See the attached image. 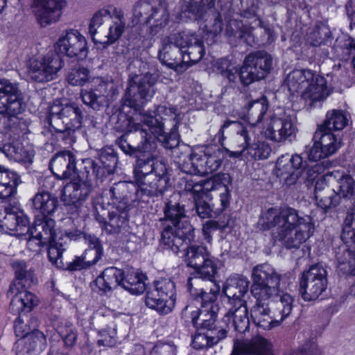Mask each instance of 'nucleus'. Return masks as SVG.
I'll return each instance as SVG.
<instances>
[{
  "label": "nucleus",
  "mask_w": 355,
  "mask_h": 355,
  "mask_svg": "<svg viewBox=\"0 0 355 355\" xmlns=\"http://www.w3.org/2000/svg\"><path fill=\"white\" fill-rule=\"evenodd\" d=\"M32 234L39 236L40 239L47 243L56 239L55 230V221L51 218L44 219L36 222L33 227H31Z\"/></svg>",
  "instance_id": "09e8293b"
},
{
  "label": "nucleus",
  "mask_w": 355,
  "mask_h": 355,
  "mask_svg": "<svg viewBox=\"0 0 355 355\" xmlns=\"http://www.w3.org/2000/svg\"><path fill=\"white\" fill-rule=\"evenodd\" d=\"M82 121V111L75 103H53L49 109V123L56 132H74L81 127Z\"/></svg>",
  "instance_id": "f8f14e48"
},
{
  "label": "nucleus",
  "mask_w": 355,
  "mask_h": 355,
  "mask_svg": "<svg viewBox=\"0 0 355 355\" xmlns=\"http://www.w3.org/2000/svg\"><path fill=\"white\" fill-rule=\"evenodd\" d=\"M162 294L158 292L155 287L151 286L148 288L146 294V305L161 314H168L172 310H167V308H165V300L164 299L162 300Z\"/></svg>",
  "instance_id": "5fc2aeb1"
},
{
  "label": "nucleus",
  "mask_w": 355,
  "mask_h": 355,
  "mask_svg": "<svg viewBox=\"0 0 355 355\" xmlns=\"http://www.w3.org/2000/svg\"><path fill=\"white\" fill-rule=\"evenodd\" d=\"M226 31L230 36L234 35L240 38L244 37L245 35L251 34V28L236 19L229 21Z\"/></svg>",
  "instance_id": "0e129e2a"
},
{
  "label": "nucleus",
  "mask_w": 355,
  "mask_h": 355,
  "mask_svg": "<svg viewBox=\"0 0 355 355\" xmlns=\"http://www.w3.org/2000/svg\"><path fill=\"white\" fill-rule=\"evenodd\" d=\"M64 67V60L53 51L32 58L29 62L28 73L33 80L38 83L49 82L58 77Z\"/></svg>",
  "instance_id": "ddd939ff"
},
{
  "label": "nucleus",
  "mask_w": 355,
  "mask_h": 355,
  "mask_svg": "<svg viewBox=\"0 0 355 355\" xmlns=\"http://www.w3.org/2000/svg\"><path fill=\"white\" fill-rule=\"evenodd\" d=\"M337 182L338 184L336 195L339 196V199L352 200L355 199V180L348 174H343L338 177Z\"/></svg>",
  "instance_id": "603ef678"
},
{
  "label": "nucleus",
  "mask_w": 355,
  "mask_h": 355,
  "mask_svg": "<svg viewBox=\"0 0 355 355\" xmlns=\"http://www.w3.org/2000/svg\"><path fill=\"white\" fill-rule=\"evenodd\" d=\"M181 51L170 43V40L164 38L159 50V59L163 64L178 73H182L187 70V66L185 64L186 62H182Z\"/></svg>",
  "instance_id": "7c9ffc66"
},
{
  "label": "nucleus",
  "mask_w": 355,
  "mask_h": 355,
  "mask_svg": "<svg viewBox=\"0 0 355 355\" xmlns=\"http://www.w3.org/2000/svg\"><path fill=\"white\" fill-rule=\"evenodd\" d=\"M215 0H189L188 4L182 10L180 15L181 20L205 19L207 16L214 19V23L211 26L206 25L207 31L217 35L223 30L221 12H216L214 8Z\"/></svg>",
  "instance_id": "4468645a"
},
{
  "label": "nucleus",
  "mask_w": 355,
  "mask_h": 355,
  "mask_svg": "<svg viewBox=\"0 0 355 355\" xmlns=\"http://www.w3.org/2000/svg\"><path fill=\"white\" fill-rule=\"evenodd\" d=\"M268 103L265 97L250 102L247 106L250 124L244 126L242 123L235 121H226L221 125L218 135L223 137L226 128L232 127L235 132L233 137V143L235 147L240 150L235 151L229 150L231 157H241L248 155L254 159H264L268 157L271 148L263 141L259 139V136L256 134L257 125L263 122L267 116Z\"/></svg>",
  "instance_id": "f257e3e1"
},
{
  "label": "nucleus",
  "mask_w": 355,
  "mask_h": 355,
  "mask_svg": "<svg viewBox=\"0 0 355 355\" xmlns=\"http://www.w3.org/2000/svg\"><path fill=\"white\" fill-rule=\"evenodd\" d=\"M344 245H355V213H348L346 216L340 235Z\"/></svg>",
  "instance_id": "4d7b16f0"
},
{
  "label": "nucleus",
  "mask_w": 355,
  "mask_h": 355,
  "mask_svg": "<svg viewBox=\"0 0 355 355\" xmlns=\"http://www.w3.org/2000/svg\"><path fill=\"white\" fill-rule=\"evenodd\" d=\"M246 301H238L235 304H230L229 311L224 316V321L232 325L235 331L244 333L250 326L248 310Z\"/></svg>",
  "instance_id": "473e14b6"
},
{
  "label": "nucleus",
  "mask_w": 355,
  "mask_h": 355,
  "mask_svg": "<svg viewBox=\"0 0 355 355\" xmlns=\"http://www.w3.org/2000/svg\"><path fill=\"white\" fill-rule=\"evenodd\" d=\"M259 224L263 230L275 228L273 239L288 249L299 248L315 230L309 216H300L296 209L288 207L268 209L262 213Z\"/></svg>",
  "instance_id": "f03ea898"
},
{
  "label": "nucleus",
  "mask_w": 355,
  "mask_h": 355,
  "mask_svg": "<svg viewBox=\"0 0 355 355\" xmlns=\"http://www.w3.org/2000/svg\"><path fill=\"white\" fill-rule=\"evenodd\" d=\"M300 293L304 301L318 300L327 288V272L321 264L311 266L303 272L300 282Z\"/></svg>",
  "instance_id": "2eb2a0df"
},
{
  "label": "nucleus",
  "mask_w": 355,
  "mask_h": 355,
  "mask_svg": "<svg viewBox=\"0 0 355 355\" xmlns=\"http://www.w3.org/2000/svg\"><path fill=\"white\" fill-rule=\"evenodd\" d=\"M225 180L224 174L213 176V191H220L219 197L223 209H226L229 206L230 198V190L225 182Z\"/></svg>",
  "instance_id": "bf43d9fd"
},
{
  "label": "nucleus",
  "mask_w": 355,
  "mask_h": 355,
  "mask_svg": "<svg viewBox=\"0 0 355 355\" xmlns=\"http://www.w3.org/2000/svg\"><path fill=\"white\" fill-rule=\"evenodd\" d=\"M272 65V56L266 51H259L248 55L240 68L228 59L221 58L214 64V70L232 85H236L239 81L243 85H248L264 78L270 71Z\"/></svg>",
  "instance_id": "20e7f679"
},
{
  "label": "nucleus",
  "mask_w": 355,
  "mask_h": 355,
  "mask_svg": "<svg viewBox=\"0 0 355 355\" xmlns=\"http://www.w3.org/2000/svg\"><path fill=\"white\" fill-rule=\"evenodd\" d=\"M231 355H275L272 343L257 336L251 339L236 340Z\"/></svg>",
  "instance_id": "cd10ccee"
},
{
  "label": "nucleus",
  "mask_w": 355,
  "mask_h": 355,
  "mask_svg": "<svg viewBox=\"0 0 355 355\" xmlns=\"http://www.w3.org/2000/svg\"><path fill=\"white\" fill-rule=\"evenodd\" d=\"M128 132L117 141L118 146L127 155H137L138 153H153L157 148V143L147 128L136 116L128 120Z\"/></svg>",
  "instance_id": "6e6552de"
},
{
  "label": "nucleus",
  "mask_w": 355,
  "mask_h": 355,
  "mask_svg": "<svg viewBox=\"0 0 355 355\" xmlns=\"http://www.w3.org/2000/svg\"><path fill=\"white\" fill-rule=\"evenodd\" d=\"M187 287L192 296L201 303L202 314L211 313L209 318L202 319V326L210 328L215 322L219 311L216 303L220 286L214 282V278L207 279L198 277H191L187 280Z\"/></svg>",
  "instance_id": "0eeeda50"
},
{
  "label": "nucleus",
  "mask_w": 355,
  "mask_h": 355,
  "mask_svg": "<svg viewBox=\"0 0 355 355\" xmlns=\"http://www.w3.org/2000/svg\"><path fill=\"white\" fill-rule=\"evenodd\" d=\"M121 285L134 295L141 294L146 289L143 275L133 268H130L125 272H123Z\"/></svg>",
  "instance_id": "a19ab883"
},
{
  "label": "nucleus",
  "mask_w": 355,
  "mask_h": 355,
  "mask_svg": "<svg viewBox=\"0 0 355 355\" xmlns=\"http://www.w3.org/2000/svg\"><path fill=\"white\" fill-rule=\"evenodd\" d=\"M98 334L101 337L98 341L99 345L111 347L115 345L116 332L113 323L107 328L100 330Z\"/></svg>",
  "instance_id": "69168bd1"
},
{
  "label": "nucleus",
  "mask_w": 355,
  "mask_h": 355,
  "mask_svg": "<svg viewBox=\"0 0 355 355\" xmlns=\"http://www.w3.org/2000/svg\"><path fill=\"white\" fill-rule=\"evenodd\" d=\"M337 268L344 274L355 275V250L342 245L336 251Z\"/></svg>",
  "instance_id": "79ce46f5"
},
{
  "label": "nucleus",
  "mask_w": 355,
  "mask_h": 355,
  "mask_svg": "<svg viewBox=\"0 0 355 355\" xmlns=\"http://www.w3.org/2000/svg\"><path fill=\"white\" fill-rule=\"evenodd\" d=\"M55 50L58 54L79 60L85 59L88 54L85 37L75 29L68 30L60 37L55 44Z\"/></svg>",
  "instance_id": "5701e85b"
},
{
  "label": "nucleus",
  "mask_w": 355,
  "mask_h": 355,
  "mask_svg": "<svg viewBox=\"0 0 355 355\" xmlns=\"http://www.w3.org/2000/svg\"><path fill=\"white\" fill-rule=\"evenodd\" d=\"M91 186L87 182L75 178L65 185L62 191V200L65 205H77L89 196Z\"/></svg>",
  "instance_id": "2f4dec72"
},
{
  "label": "nucleus",
  "mask_w": 355,
  "mask_h": 355,
  "mask_svg": "<svg viewBox=\"0 0 355 355\" xmlns=\"http://www.w3.org/2000/svg\"><path fill=\"white\" fill-rule=\"evenodd\" d=\"M162 228V242L166 248L177 254L183 245L193 241L195 238L194 228L187 220H184L181 227L170 225H160Z\"/></svg>",
  "instance_id": "4be33fe9"
},
{
  "label": "nucleus",
  "mask_w": 355,
  "mask_h": 355,
  "mask_svg": "<svg viewBox=\"0 0 355 355\" xmlns=\"http://www.w3.org/2000/svg\"><path fill=\"white\" fill-rule=\"evenodd\" d=\"M19 345L24 346L29 345V346L26 345L28 351L40 352L43 351L46 347V336L42 331L35 330L24 338L19 340Z\"/></svg>",
  "instance_id": "864d4df0"
},
{
  "label": "nucleus",
  "mask_w": 355,
  "mask_h": 355,
  "mask_svg": "<svg viewBox=\"0 0 355 355\" xmlns=\"http://www.w3.org/2000/svg\"><path fill=\"white\" fill-rule=\"evenodd\" d=\"M252 279L251 293L256 299V303L251 309V318L256 326L265 330H270L279 326L278 320L275 318L272 309L268 303L270 295L266 291H262L261 286L254 278Z\"/></svg>",
  "instance_id": "f3484780"
},
{
  "label": "nucleus",
  "mask_w": 355,
  "mask_h": 355,
  "mask_svg": "<svg viewBox=\"0 0 355 355\" xmlns=\"http://www.w3.org/2000/svg\"><path fill=\"white\" fill-rule=\"evenodd\" d=\"M50 169L58 179L71 178L76 173V170L74 155L69 150L58 153L51 160Z\"/></svg>",
  "instance_id": "c85d7f7f"
},
{
  "label": "nucleus",
  "mask_w": 355,
  "mask_h": 355,
  "mask_svg": "<svg viewBox=\"0 0 355 355\" xmlns=\"http://www.w3.org/2000/svg\"><path fill=\"white\" fill-rule=\"evenodd\" d=\"M9 294L12 296L10 311L14 314L29 313L39 302L35 294L26 290L25 286H19L17 282L10 285Z\"/></svg>",
  "instance_id": "a878e982"
},
{
  "label": "nucleus",
  "mask_w": 355,
  "mask_h": 355,
  "mask_svg": "<svg viewBox=\"0 0 355 355\" xmlns=\"http://www.w3.org/2000/svg\"><path fill=\"white\" fill-rule=\"evenodd\" d=\"M26 108L21 92L16 83L0 80V114L17 118Z\"/></svg>",
  "instance_id": "6ab92c4d"
},
{
  "label": "nucleus",
  "mask_w": 355,
  "mask_h": 355,
  "mask_svg": "<svg viewBox=\"0 0 355 355\" xmlns=\"http://www.w3.org/2000/svg\"><path fill=\"white\" fill-rule=\"evenodd\" d=\"M154 153L155 151L153 153H147L150 155L147 159L139 158L137 160L134 170L135 182L141 181L151 174L164 175L167 173L165 164L162 161H155L153 159Z\"/></svg>",
  "instance_id": "72a5a7b5"
},
{
  "label": "nucleus",
  "mask_w": 355,
  "mask_h": 355,
  "mask_svg": "<svg viewBox=\"0 0 355 355\" xmlns=\"http://www.w3.org/2000/svg\"><path fill=\"white\" fill-rule=\"evenodd\" d=\"M110 16V11L107 8L101 9L94 14L89 26V33L94 42L97 43L98 42L96 38V35L98 33L97 30Z\"/></svg>",
  "instance_id": "680f3d73"
},
{
  "label": "nucleus",
  "mask_w": 355,
  "mask_h": 355,
  "mask_svg": "<svg viewBox=\"0 0 355 355\" xmlns=\"http://www.w3.org/2000/svg\"><path fill=\"white\" fill-rule=\"evenodd\" d=\"M169 13L161 3L153 4L147 0L137 1L133 9V22H144L149 25V33H161L168 24Z\"/></svg>",
  "instance_id": "9b49d317"
},
{
  "label": "nucleus",
  "mask_w": 355,
  "mask_h": 355,
  "mask_svg": "<svg viewBox=\"0 0 355 355\" xmlns=\"http://www.w3.org/2000/svg\"><path fill=\"white\" fill-rule=\"evenodd\" d=\"M189 161L191 164L192 169L185 171L188 173H197L200 175H206V166L207 162V148L205 151H200L199 153H193Z\"/></svg>",
  "instance_id": "13d9d810"
},
{
  "label": "nucleus",
  "mask_w": 355,
  "mask_h": 355,
  "mask_svg": "<svg viewBox=\"0 0 355 355\" xmlns=\"http://www.w3.org/2000/svg\"><path fill=\"white\" fill-rule=\"evenodd\" d=\"M32 8L38 23L46 26L58 21L65 6L64 0H31Z\"/></svg>",
  "instance_id": "b1692460"
},
{
  "label": "nucleus",
  "mask_w": 355,
  "mask_h": 355,
  "mask_svg": "<svg viewBox=\"0 0 355 355\" xmlns=\"http://www.w3.org/2000/svg\"><path fill=\"white\" fill-rule=\"evenodd\" d=\"M132 191L136 192V185L132 182H119L114 184L110 190L111 196L114 199L119 200H131L134 201L135 197L132 198ZM133 196H135L134 194Z\"/></svg>",
  "instance_id": "6e6d98bb"
},
{
  "label": "nucleus",
  "mask_w": 355,
  "mask_h": 355,
  "mask_svg": "<svg viewBox=\"0 0 355 355\" xmlns=\"http://www.w3.org/2000/svg\"><path fill=\"white\" fill-rule=\"evenodd\" d=\"M123 271L115 267L105 268L94 282L92 288L102 294L110 292L118 285H121Z\"/></svg>",
  "instance_id": "e433bc0d"
},
{
  "label": "nucleus",
  "mask_w": 355,
  "mask_h": 355,
  "mask_svg": "<svg viewBox=\"0 0 355 355\" xmlns=\"http://www.w3.org/2000/svg\"><path fill=\"white\" fill-rule=\"evenodd\" d=\"M297 131L295 120L283 109L270 111L263 121L261 134L270 141L282 143L291 140Z\"/></svg>",
  "instance_id": "1a4fd4ad"
},
{
  "label": "nucleus",
  "mask_w": 355,
  "mask_h": 355,
  "mask_svg": "<svg viewBox=\"0 0 355 355\" xmlns=\"http://www.w3.org/2000/svg\"><path fill=\"white\" fill-rule=\"evenodd\" d=\"M306 162L299 155H284L276 162L275 173L286 186L297 184L304 175Z\"/></svg>",
  "instance_id": "412c9836"
},
{
  "label": "nucleus",
  "mask_w": 355,
  "mask_h": 355,
  "mask_svg": "<svg viewBox=\"0 0 355 355\" xmlns=\"http://www.w3.org/2000/svg\"><path fill=\"white\" fill-rule=\"evenodd\" d=\"M186 261L188 266L196 270L194 277L207 279L214 278L219 265L218 259L212 257L202 245L190 246L186 254Z\"/></svg>",
  "instance_id": "a211bd4d"
},
{
  "label": "nucleus",
  "mask_w": 355,
  "mask_h": 355,
  "mask_svg": "<svg viewBox=\"0 0 355 355\" xmlns=\"http://www.w3.org/2000/svg\"><path fill=\"white\" fill-rule=\"evenodd\" d=\"M260 6V0H241V15L245 18H254L256 25H259L260 21L258 18V12Z\"/></svg>",
  "instance_id": "052dcab7"
},
{
  "label": "nucleus",
  "mask_w": 355,
  "mask_h": 355,
  "mask_svg": "<svg viewBox=\"0 0 355 355\" xmlns=\"http://www.w3.org/2000/svg\"><path fill=\"white\" fill-rule=\"evenodd\" d=\"M99 160L101 166H98L92 160L89 163L93 168V173L95 174L97 181L103 182L105 178L114 173L117 161L114 149L112 148H103L99 154Z\"/></svg>",
  "instance_id": "c9c22d12"
},
{
  "label": "nucleus",
  "mask_w": 355,
  "mask_h": 355,
  "mask_svg": "<svg viewBox=\"0 0 355 355\" xmlns=\"http://www.w3.org/2000/svg\"><path fill=\"white\" fill-rule=\"evenodd\" d=\"M311 43L313 46H320L326 44L331 37L329 29L324 26L316 27L311 33Z\"/></svg>",
  "instance_id": "774afa93"
},
{
  "label": "nucleus",
  "mask_w": 355,
  "mask_h": 355,
  "mask_svg": "<svg viewBox=\"0 0 355 355\" xmlns=\"http://www.w3.org/2000/svg\"><path fill=\"white\" fill-rule=\"evenodd\" d=\"M168 178L167 173L164 175L151 174L146 179L136 182V192L133 200L146 201L144 197L157 196L167 189Z\"/></svg>",
  "instance_id": "bb28decb"
},
{
  "label": "nucleus",
  "mask_w": 355,
  "mask_h": 355,
  "mask_svg": "<svg viewBox=\"0 0 355 355\" xmlns=\"http://www.w3.org/2000/svg\"><path fill=\"white\" fill-rule=\"evenodd\" d=\"M348 123L347 114L338 110H332L326 114L324 123L319 127L321 131L343 130Z\"/></svg>",
  "instance_id": "a18cd8bd"
},
{
  "label": "nucleus",
  "mask_w": 355,
  "mask_h": 355,
  "mask_svg": "<svg viewBox=\"0 0 355 355\" xmlns=\"http://www.w3.org/2000/svg\"><path fill=\"white\" fill-rule=\"evenodd\" d=\"M157 80V75L150 73L130 78L123 97L124 104L132 107L151 99Z\"/></svg>",
  "instance_id": "dca6fc26"
},
{
  "label": "nucleus",
  "mask_w": 355,
  "mask_h": 355,
  "mask_svg": "<svg viewBox=\"0 0 355 355\" xmlns=\"http://www.w3.org/2000/svg\"><path fill=\"white\" fill-rule=\"evenodd\" d=\"M179 187L181 191L191 193L193 196L194 200L196 197H200L201 195V187L200 181H197L190 175H187L180 179L179 182Z\"/></svg>",
  "instance_id": "e2e57ef3"
},
{
  "label": "nucleus",
  "mask_w": 355,
  "mask_h": 355,
  "mask_svg": "<svg viewBox=\"0 0 355 355\" xmlns=\"http://www.w3.org/2000/svg\"><path fill=\"white\" fill-rule=\"evenodd\" d=\"M0 227L12 232L16 237L26 241L28 248L33 252H39L48 243L32 234L28 216L19 207H14L12 212L0 218Z\"/></svg>",
  "instance_id": "9d476101"
},
{
  "label": "nucleus",
  "mask_w": 355,
  "mask_h": 355,
  "mask_svg": "<svg viewBox=\"0 0 355 355\" xmlns=\"http://www.w3.org/2000/svg\"><path fill=\"white\" fill-rule=\"evenodd\" d=\"M113 15L115 20L113 21L112 24L109 28L108 33L105 35L107 40L104 42L98 40V42L103 44L104 46H107L114 43L121 36L124 31L125 22L123 11L120 9L114 8Z\"/></svg>",
  "instance_id": "de8ad7c7"
},
{
  "label": "nucleus",
  "mask_w": 355,
  "mask_h": 355,
  "mask_svg": "<svg viewBox=\"0 0 355 355\" xmlns=\"http://www.w3.org/2000/svg\"><path fill=\"white\" fill-rule=\"evenodd\" d=\"M1 151L9 159L24 164H31L35 156L33 148L24 146L20 140L4 144Z\"/></svg>",
  "instance_id": "f704fd0d"
},
{
  "label": "nucleus",
  "mask_w": 355,
  "mask_h": 355,
  "mask_svg": "<svg viewBox=\"0 0 355 355\" xmlns=\"http://www.w3.org/2000/svg\"><path fill=\"white\" fill-rule=\"evenodd\" d=\"M64 237L60 236L58 240L53 239V241L48 243V257L50 262L58 268L65 267L62 260V253L66 250L67 241L62 242Z\"/></svg>",
  "instance_id": "3c124183"
},
{
  "label": "nucleus",
  "mask_w": 355,
  "mask_h": 355,
  "mask_svg": "<svg viewBox=\"0 0 355 355\" xmlns=\"http://www.w3.org/2000/svg\"><path fill=\"white\" fill-rule=\"evenodd\" d=\"M313 77V71L305 69H296L290 72L285 80L284 85L291 94L302 92L309 79Z\"/></svg>",
  "instance_id": "58836bf2"
},
{
  "label": "nucleus",
  "mask_w": 355,
  "mask_h": 355,
  "mask_svg": "<svg viewBox=\"0 0 355 355\" xmlns=\"http://www.w3.org/2000/svg\"><path fill=\"white\" fill-rule=\"evenodd\" d=\"M164 212V218H160V225L170 224L174 226V228L182 226V223L184 222L182 221V219L185 217L184 206L171 200L166 202Z\"/></svg>",
  "instance_id": "37998d69"
},
{
  "label": "nucleus",
  "mask_w": 355,
  "mask_h": 355,
  "mask_svg": "<svg viewBox=\"0 0 355 355\" xmlns=\"http://www.w3.org/2000/svg\"><path fill=\"white\" fill-rule=\"evenodd\" d=\"M182 62H186L187 70L192 65L201 60L205 54L202 41L197 38L189 43L185 50L181 51Z\"/></svg>",
  "instance_id": "c03bdc74"
},
{
  "label": "nucleus",
  "mask_w": 355,
  "mask_h": 355,
  "mask_svg": "<svg viewBox=\"0 0 355 355\" xmlns=\"http://www.w3.org/2000/svg\"><path fill=\"white\" fill-rule=\"evenodd\" d=\"M330 94L331 89L327 86V80L313 72V77L309 79L301 97L306 105L312 107L322 103Z\"/></svg>",
  "instance_id": "393cba45"
},
{
  "label": "nucleus",
  "mask_w": 355,
  "mask_h": 355,
  "mask_svg": "<svg viewBox=\"0 0 355 355\" xmlns=\"http://www.w3.org/2000/svg\"><path fill=\"white\" fill-rule=\"evenodd\" d=\"M19 182L18 174L0 166V218L12 212L14 207H19L14 196Z\"/></svg>",
  "instance_id": "aec40b11"
},
{
  "label": "nucleus",
  "mask_w": 355,
  "mask_h": 355,
  "mask_svg": "<svg viewBox=\"0 0 355 355\" xmlns=\"http://www.w3.org/2000/svg\"><path fill=\"white\" fill-rule=\"evenodd\" d=\"M252 278L256 279L262 291L271 295L268 297V303L280 325L294 306L295 298L288 291V277L278 274L270 265L263 263L253 268Z\"/></svg>",
  "instance_id": "7ed1b4c3"
},
{
  "label": "nucleus",
  "mask_w": 355,
  "mask_h": 355,
  "mask_svg": "<svg viewBox=\"0 0 355 355\" xmlns=\"http://www.w3.org/2000/svg\"><path fill=\"white\" fill-rule=\"evenodd\" d=\"M249 281L243 275L234 274L226 280L223 293L227 298V303L235 304L238 301H246Z\"/></svg>",
  "instance_id": "c756f323"
},
{
  "label": "nucleus",
  "mask_w": 355,
  "mask_h": 355,
  "mask_svg": "<svg viewBox=\"0 0 355 355\" xmlns=\"http://www.w3.org/2000/svg\"><path fill=\"white\" fill-rule=\"evenodd\" d=\"M316 136L320 137L319 142L328 157L334 154L341 146V138L331 131L322 132L319 128Z\"/></svg>",
  "instance_id": "8fccbe9b"
},
{
  "label": "nucleus",
  "mask_w": 355,
  "mask_h": 355,
  "mask_svg": "<svg viewBox=\"0 0 355 355\" xmlns=\"http://www.w3.org/2000/svg\"><path fill=\"white\" fill-rule=\"evenodd\" d=\"M31 207L35 213L43 216L53 213L58 207V200L48 192H41L31 200Z\"/></svg>",
  "instance_id": "ea45409f"
},
{
  "label": "nucleus",
  "mask_w": 355,
  "mask_h": 355,
  "mask_svg": "<svg viewBox=\"0 0 355 355\" xmlns=\"http://www.w3.org/2000/svg\"><path fill=\"white\" fill-rule=\"evenodd\" d=\"M214 324L210 328H206V332H197L192 340V345L195 349H201L205 347H211L217 344L227 336V331L221 329L215 332Z\"/></svg>",
  "instance_id": "4c0bfd02"
},
{
  "label": "nucleus",
  "mask_w": 355,
  "mask_h": 355,
  "mask_svg": "<svg viewBox=\"0 0 355 355\" xmlns=\"http://www.w3.org/2000/svg\"><path fill=\"white\" fill-rule=\"evenodd\" d=\"M180 113L175 107L165 105L157 106L154 110L144 111L136 115L150 134L162 143L165 148H173L178 145V124Z\"/></svg>",
  "instance_id": "39448f33"
},
{
  "label": "nucleus",
  "mask_w": 355,
  "mask_h": 355,
  "mask_svg": "<svg viewBox=\"0 0 355 355\" xmlns=\"http://www.w3.org/2000/svg\"><path fill=\"white\" fill-rule=\"evenodd\" d=\"M196 37V36L195 35L178 33L171 35L165 39L170 40V43L173 44V46H177L178 49L184 50V49L187 48L189 43H191Z\"/></svg>",
  "instance_id": "338daca9"
},
{
  "label": "nucleus",
  "mask_w": 355,
  "mask_h": 355,
  "mask_svg": "<svg viewBox=\"0 0 355 355\" xmlns=\"http://www.w3.org/2000/svg\"><path fill=\"white\" fill-rule=\"evenodd\" d=\"M67 80L73 86H83L87 83H91L89 89L81 90V98L83 103L92 109L99 110L110 103L112 85L101 78H92L88 69L80 67L72 69L68 73Z\"/></svg>",
  "instance_id": "423d86ee"
},
{
  "label": "nucleus",
  "mask_w": 355,
  "mask_h": 355,
  "mask_svg": "<svg viewBox=\"0 0 355 355\" xmlns=\"http://www.w3.org/2000/svg\"><path fill=\"white\" fill-rule=\"evenodd\" d=\"M153 287L162 294V300H165V308L173 310L175 303V287L173 281L168 278L156 280Z\"/></svg>",
  "instance_id": "49530a36"
}]
</instances>
